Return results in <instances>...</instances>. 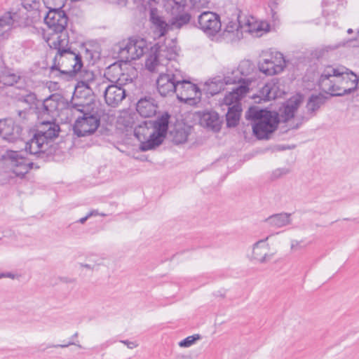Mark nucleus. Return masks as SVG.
Instances as JSON below:
<instances>
[{"mask_svg":"<svg viewBox=\"0 0 359 359\" xmlns=\"http://www.w3.org/2000/svg\"><path fill=\"white\" fill-rule=\"evenodd\" d=\"M241 26L242 25H240V22L237 23L236 22H230L226 26V31L227 32H233L234 30H236L237 32H238L241 29Z\"/></svg>","mask_w":359,"mask_h":359,"instance_id":"obj_43","label":"nucleus"},{"mask_svg":"<svg viewBox=\"0 0 359 359\" xmlns=\"http://www.w3.org/2000/svg\"><path fill=\"white\" fill-rule=\"evenodd\" d=\"M323 102L324 100L322 96L312 95L306 104L308 112L312 116L313 114L320 107Z\"/></svg>","mask_w":359,"mask_h":359,"instance_id":"obj_36","label":"nucleus"},{"mask_svg":"<svg viewBox=\"0 0 359 359\" xmlns=\"http://www.w3.org/2000/svg\"><path fill=\"white\" fill-rule=\"evenodd\" d=\"M192 6L195 9H200L208 7L210 0H191Z\"/></svg>","mask_w":359,"mask_h":359,"instance_id":"obj_41","label":"nucleus"},{"mask_svg":"<svg viewBox=\"0 0 359 359\" xmlns=\"http://www.w3.org/2000/svg\"><path fill=\"white\" fill-rule=\"evenodd\" d=\"M81 267L86 268L88 269H94L95 265L89 264H81Z\"/></svg>","mask_w":359,"mask_h":359,"instance_id":"obj_52","label":"nucleus"},{"mask_svg":"<svg viewBox=\"0 0 359 359\" xmlns=\"http://www.w3.org/2000/svg\"><path fill=\"white\" fill-rule=\"evenodd\" d=\"M166 11L172 16L170 20L172 29H180L189 23L191 15L184 11L186 0H164Z\"/></svg>","mask_w":359,"mask_h":359,"instance_id":"obj_9","label":"nucleus"},{"mask_svg":"<svg viewBox=\"0 0 359 359\" xmlns=\"http://www.w3.org/2000/svg\"><path fill=\"white\" fill-rule=\"evenodd\" d=\"M99 215H101V216H103V217H104V216H106V215H105L104 213H100V214H99Z\"/></svg>","mask_w":359,"mask_h":359,"instance_id":"obj_59","label":"nucleus"},{"mask_svg":"<svg viewBox=\"0 0 359 359\" xmlns=\"http://www.w3.org/2000/svg\"><path fill=\"white\" fill-rule=\"evenodd\" d=\"M278 0H270L269 6L271 7L272 12L273 11L274 8H276L278 5Z\"/></svg>","mask_w":359,"mask_h":359,"instance_id":"obj_49","label":"nucleus"},{"mask_svg":"<svg viewBox=\"0 0 359 359\" xmlns=\"http://www.w3.org/2000/svg\"><path fill=\"white\" fill-rule=\"evenodd\" d=\"M89 217H87V215L85 216L84 217H82L80 219L78 220V222L81 223V224H84L87 219H88Z\"/></svg>","mask_w":359,"mask_h":359,"instance_id":"obj_54","label":"nucleus"},{"mask_svg":"<svg viewBox=\"0 0 359 359\" xmlns=\"http://www.w3.org/2000/svg\"><path fill=\"white\" fill-rule=\"evenodd\" d=\"M136 55L137 53L135 50V48L132 44L130 39H128L126 43H123V45L119 48L118 57L121 61L128 62L139 59L138 57H136Z\"/></svg>","mask_w":359,"mask_h":359,"instance_id":"obj_27","label":"nucleus"},{"mask_svg":"<svg viewBox=\"0 0 359 359\" xmlns=\"http://www.w3.org/2000/svg\"><path fill=\"white\" fill-rule=\"evenodd\" d=\"M110 69H112V70H118V71H120L121 70V68L119 66H117L116 65H113L110 67Z\"/></svg>","mask_w":359,"mask_h":359,"instance_id":"obj_55","label":"nucleus"},{"mask_svg":"<svg viewBox=\"0 0 359 359\" xmlns=\"http://www.w3.org/2000/svg\"><path fill=\"white\" fill-rule=\"evenodd\" d=\"M48 9L54 8H62L66 0H43Z\"/></svg>","mask_w":359,"mask_h":359,"instance_id":"obj_39","label":"nucleus"},{"mask_svg":"<svg viewBox=\"0 0 359 359\" xmlns=\"http://www.w3.org/2000/svg\"><path fill=\"white\" fill-rule=\"evenodd\" d=\"M241 112V104H234L228 107V111L226 115V124L228 127H235L240 119Z\"/></svg>","mask_w":359,"mask_h":359,"instance_id":"obj_30","label":"nucleus"},{"mask_svg":"<svg viewBox=\"0 0 359 359\" xmlns=\"http://www.w3.org/2000/svg\"><path fill=\"white\" fill-rule=\"evenodd\" d=\"M130 39L137 53L136 57H138V58L148 50V44L145 39L142 38H131Z\"/></svg>","mask_w":359,"mask_h":359,"instance_id":"obj_33","label":"nucleus"},{"mask_svg":"<svg viewBox=\"0 0 359 359\" xmlns=\"http://www.w3.org/2000/svg\"><path fill=\"white\" fill-rule=\"evenodd\" d=\"M336 3L334 0H325L323 1V13L330 15L337 11L340 7H342L344 0H337Z\"/></svg>","mask_w":359,"mask_h":359,"instance_id":"obj_34","label":"nucleus"},{"mask_svg":"<svg viewBox=\"0 0 359 359\" xmlns=\"http://www.w3.org/2000/svg\"><path fill=\"white\" fill-rule=\"evenodd\" d=\"M228 84L229 83H226L224 81V76L223 78L221 76H216L205 83V90L207 93L214 95L219 93L224 89V86Z\"/></svg>","mask_w":359,"mask_h":359,"instance_id":"obj_28","label":"nucleus"},{"mask_svg":"<svg viewBox=\"0 0 359 359\" xmlns=\"http://www.w3.org/2000/svg\"><path fill=\"white\" fill-rule=\"evenodd\" d=\"M278 86L274 83H267L260 90L261 99L264 101L274 100L279 96Z\"/></svg>","mask_w":359,"mask_h":359,"instance_id":"obj_31","label":"nucleus"},{"mask_svg":"<svg viewBox=\"0 0 359 359\" xmlns=\"http://www.w3.org/2000/svg\"><path fill=\"white\" fill-rule=\"evenodd\" d=\"M200 124L205 128L218 131L220 130L222 118L215 111H205L199 114Z\"/></svg>","mask_w":359,"mask_h":359,"instance_id":"obj_21","label":"nucleus"},{"mask_svg":"<svg viewBox=\"0 0 359 359\" xmlns=\"http://www.w3.org/2000/svg\"><path fill=\"white\" fill-rule=\"evenodd\" d=\"M269 238V236H267L264 239L259 240L253 245V257L260 263H266L272 258L273 255L269 253V245L266 243Z\"/></svg>","mask_w":359,"mask_h":359,"instance_id":"obj_23","label":"nucleus"},{"mask_svg":"<svg viewBox=\"0 0 359 359\" xmlns=\"http://www.w3.org/2000/svg\"><path fill=\"white\" fill-rule=\"evenodd\" d=\"M176 56L175 50L167 47L154 46L151 48V53L145 62L146 68L151 72H158L168 65V61L174 60Z\"/></svg>","mask_w":359,"mask_h":359,"instance_id":"obj_8","label":"nucleus"},{"mask_svg":"<svg viewBox=\"0 0 359 359\" xmlns=\"http://www.w3.org/2000/svg\"><path fill=\"white\" fill-rule=\"evenodd\" d=\"M169 118L170 115L166 113L155 121H144L135 128L134 135L140 142L141 151L151 150L163 142L168 129Z\"/></svg>","mask_w":359,"mask_h":359,"instance_id":"obj_3","label":"nucleus"},{"mask_svg":"<svg viewBox=\"0 0 359 359\" xmlns=\"http://www.w3.org/2000/svg\"><path fill=\"white\" fill-rule=\"evenodd\" d=\"M100 95H103L105 103L111 107H118L126 96L123 87L117 84L109 85L105 81L95 94L97 96Z\"/></svg>","mask_w":359,"mask_h":359,"instance_id":"obj_15","label":"nucleus"},{"mask_svg":"<svg viewBox=\"0 0 359 359\" xmlns=\"http://www.w3.org/2000/svg\"><path fill=\"white\" fill-rule=\"evenodd\" d=\"M121 342L125 344L128 348L133 349L138 346L136 341H130L128 340H121Z\"/></svg>","mask_w":359,"mask_h":359,"instance_id":"obj_47","label":"nucleus"},{"mask_svg":"<svg viewBox=\"0 0 359 359\" xmlns=\"http://www.w3.org/2000/svg\"><path fill=\"white\" fill-rule=\"evenodd\" d=\"M245 118L254 121L253 133L260 140L267 139L269 135L276 129L278 123L277 114L259 109L256 106L248 109L245 112Z\"/></svg>","mask_w":359,"mask_h":359,"instance_id":"obj_5","label":"nucleus"},{"mask_svg":"<svg viewBox=\"0 0 359 359\" xmlns=\"http://www.w3.org/2000/svg\"><path fill=\"white\" fill-rule=\"evenodd\" d=\"M358 77L344 67H326L322 72L318 85L322 91L332 96L349 94L358 88Z\"/></svg>","mask_w":359,"mask_h":359,"instance_id":"obj_1","label":"nucleus"},{"mask_svg":"<svg viewBox=\"0 0 359 359\" xmlns=\"http://www.w3.org/2000/svg\"><path fill=\"white\" fill-rule=\"evenodd\" d=\"M248 90L249 88L246 85H239L224 96L222 104L228 107L234 104H241V99L247 94Z\"/></svg>","mask_w":359,"mask_h":359,"instance_id":"obj_24","label":"nucleus"},{"mask_svg":"<svg viewBox=\"0 0 359 359\" xmlns=\"http://www.w3.org/2000/svg\"><path fill=\"white\" fill-rule=\"evenodd\" d=\"M15 278V275L12 273H1L0 278Z\"/></svg>","mask_w":359,"mask_h":359,"instance_id":"obj_50","label":"nucleus"},{"mask_svg":"<svg viewBox=\"0 0 359 359\" xmlns=\"http://www.w3.org/2000/svg\"><path fill=\"white\" fill-rule=\"evenodd\" d=\"M285 65V60L281 53L271 52L264 55L258 63V67L266 76H273L282 72Z\"/></svg>","mask_w":359,"mask_h":359,"instance_id":"obj_13","label":"nucleus"},{"mask_svg":"<svg viewBox=\"0 0 359 359\" xmlns=\"http://www.w3.org/2000/svg\"><path fill=\"white\" fill-rule=\"evenodd\" d=\"M269 30V25L265 22H258L253 18L248 19L246 22L241 26V32H248L255 36H261Z\"/></svg>","mask_w":359,"mask_h":359,"instance_id":"obj_22","label":"nucleus"},{"mask_svg":"<svg viewBox=\"0 0 359 359\" xmlns=\"http://www.w3.org/2000/svg\"><path fill=\"white\" fill-rule=\"evenodd\" d=\"M22 128L11 118L0 119V137L9 143L17 142L22 139Z\"/></svg>","mask_w":359,"mask_h":359,"instance_id":"obj_18","label":"nucleus"},{"mask_svg":"<svg viewBox=\"0 0 359 359\" xmlns=\"http://www.w3.org/2000/svg\"><path fill=\"white\" fill-rule=\"evenodd\" d=\"M306 247V245L303 243V241H299L297 240L291 241L290 249L291 250L296 252L304 249Z\"/></svg>","mask_w":359,"mask_h":359,"instance_id":"obj_42","label":"nucleus"},{"mask_svg":"<svg viewBox=\"0 0 359 359\" xmlns=\"http://www.w3.org/2000/svg\"><path fill=\"white\" fill-rule=\"evenodd\" d=\"M303 97L301 95H295L287 100L283 107L280 109V121L286 122L294 117L295 111L302 103Z\"/></svg>","mask_w":359,"mask_h":359,"instance_id":"obj_20","label":"nucleus"},{"mask_svg":"<svg viewBox=\"0 0 359 359\" xmlns=\"http://www.w3.org/2000/svg\"><path fill=\"white\" fill-rule=\"evenodd\" d=\"M254 66L250 60H243L238 67L233 69L231 74L229 73L224 76L226 83H238L240 85H248L252 81L253 78L250 76L253 72Z\"/></svg>","mask_w":359,"mask_h":359,"instance_id":"obj_14","label":"nucleus"},{"mask_svg":"<svg viewBox=\"0 0 359 359\" xmlns=\"http://www.w3.org/2000/svg\"><path fill=\"white\" fill-rule=\"evenodd\" d=\"M83 105L80 103H72L65 107L63 97L59 94H53L43 100L41 110L51 117L59 116L60 114L69 115L74 113V109L83 111Z\"/></svg>","mask_w":359,"mask_h":359,"instance_id":"obj_6","label":"nucleus"},{"mask_svg":"<svg viewBox=\"0 0 359 359\" xmlns=\"http://www.w3.org/2000/svg\"><path fill=\"white\" fill-rule=\"evenodd\" d=\"M20 76L18 73H15L12 70H6L1 76V81L7 86H13L17 83L20 79Z\"/></svg>","mask_w":359,"mask_h":359,"instance_id":"obj_35","label":"nucleus"},{"mask_svg":"<svg viewBox=\"0 0 359 359\" xmlns=\"http://www.w3.org/2000/svg\"><path fill=\"white\" fill-rule=\"evenodd\" d=\"M133 81L132 78L126 74H121L117 79L116 84L123 87L124 85L131 83Z\"/></svg>","mask_w":359,"mask_h":359,"instance_id":"obj_40","label":"nucleus"},{"mask_svg":"<svg viewBox=\"0 0 359 359\" xmlns=\"http://www.w3.org/2000/svg\"><path fill=\"white\" fill-rule=\"evenodd\" d=\"M355 41L358 42V45H359V30H358V36L355 39Z\"/></svg>","mask_w":359,"mask_h":359,"instance_id":"obj_57","label":"nucleus"},{"mask_svg":"<svg viewBox=\"0 0 359 359\" xmlns=\"http://www.w3.org/2000/svg\"><path fill=\"white\" fill-rule=\"evenodd\" d=\"M4 157L10 171L20 178H23L34 165V163L24 156L22 151H7Z\"/></svg>","mask_w":359,"mask_h":359,"instance_id":"obj_10","label":"nucleus"},{"mask_svg":"<svg viewBox=\"0 0 359 359\" xmlns=\"http://www.w3.org/2000/svg\"><path fill=\"white\" fill-rule=\"evenodd\" d=\"M60 128L53 121H43L34 137L25 143V151L30 154H51L53 141L57 137Z\"/></svg>","mask_w":359,"mask_h":359,"instance_id":"obj_4","label":"nucleus"},{"mask_svg":"<svg viewBox=\"0 0 359 359\" xmlns=\"http://www.w3.org/2000/svg\"><path fill=\"white\" fill-rule=\"evenodd\" d=\"M69 43V36L65 34L53 38L48 42L49 46L57 50L51 69L58 70L65 74H72L81 69L83 67L81 57L79 53L72 50Z\"/></svg>","mask_w":359,"mask_h":359,"instance_id":"obj_2","label":"nucleus"},{"mask_svg":"<svg viewBox=\"0 0 359 359\" xmlns=\"http://www.w3.org/2000/svg\"><path fill=\"white\" fill-rule=\"evenodd\" d=\"M200 339H201L200 334H194L191 336H189V337H186L185 339H184L183 340L180 341L178 344L180 347L188 348V347L191 346L193 344H194L196 343V341L197 340H199Z\"/></svg>","mask_w":359,"mask_h":359,"instance_id":"obj_37","label":"nucleus"},{"mask_svg":"<svg viewBox=\"0 0 359 359\" xmlns=\"http://www.w3.org/2000/svg\"><path fill=\"white\" fill-rule=\"evenodd\" d=\"M352 32H353V31H352V29H348V33H351Z\"/></svg>","mask_w":359,"mask_h":359,"instance_id":"obj_58","label":"nucleus"},{"mask_svg":"<svg viewBox=\"0 0 359 359\" xmlns=\"http://www.w3.org/2000/svg\"><path fill=\"white\" fill-rule=\"evenodd\" d=\"M136 109L141 116L151 117L156 114L157 105L154 99L151 97H146L138 101Z\"/></svg>","mask_w":359,"mask_h":359,"instance_id":"obj_25","label":"nucleus"},{"mask_svg":"<svg viewBox=\"0 0 359 359\" xmlns=\"http://www.w3.org/2000/svg\"><path fill=\"white\" fill-rule=\"evenodd\" d=\"M183 81V72L168 67L165 73H161L156 80L157 90L162 96L176 93L178 84Z\"/></svg>","mask_w":359,"mask_h":359,"instance_id":"obj_7","label":"nucleus"},{"mask_svg":"<svg viewBox=\"0 0 359 359\" xmlns=\"http://www.w3.org/2000/svg\"><path fill=\"white\" fill-rule=\"evenodd\" d=\"M98 215H99V213L97 210H92L87 214V217L90 218L92 216H96Z\"/></svg>","mask_w":359,"mask_h":359,"instance_id":"obj_53","label":"nucleus"},{"mask_svg":"<svg viewBox=\"0 0 359 359\" xmlns=\"http://www.w3.org/2000/svg\"><path fill=\"white\" fill-rule=\"evenodd\" d=\"M78 337V332H76L74 333L72 337V339H74V338H76Z\"/></svg>","mask_w":359,"mask_h":359,"instance_id":"obj_56","label":"nucleus"},{"mask_svg":"<svg viewBox=\"0 0 359 359\" xmlns=\"http://www.w3.org/2000/svg\"><path fill=\"white\" fill-rule=\"evenodd\" d=\"M44 21L48 27L55 33L48 42L50 41L53 38L60 36L62 34H65L68 36L66 32V27L68 23V17L62 8H54L49 9L47 13Z\"/></svg>","mask_w":359,"mask_h":359,"instance_id":"obj_11","label":"nucleus"},{"mask_svg":"<svg viewBox=\"0 0 359 359\" xmlns=\"http://www.w3.org/2000/svg\"><path fill=\"white\" fill-rule=\"evenodd\" d=\"M150 21L151 22L155 32L159 36H162L167 32L169 25L164 18L160 15L156 8H151L150 11Z\"/></svg>","mask_w":359,"mask_h":359,"instance_id":"obj_26","label":"nucleus"},{"mask_svg":"<svg viewBox=\"0 0 359 359\" xmlns=\"http://www.w3.org/2000/svg\"><path fill=\"white\" fill-rule=\"evenodd\" d=\"M198 27L207 35L214 36L221 29L219 16L215 13L204 11L198 17Z\"/></svg>","mask_w":359,"mask_h":359,"instance_id":"obj_17","label":"nucleus"},{"mask_svg":"<svg viewBox=\"0 0 359 359\" xmlns=\"http://www.w3.org/2000/svg\"><path fill=\"white\" fill-rule=\"evenodd\" d=\"M149 1H155L156 0H149Z\"/></svg>","mask_w":359,"mask_h":359,"instance_id":"obj_60","label":"nucleus"},{"mask_svg":"<svg viewBox=\"0 0 359 359\" xmlns=\"http://www.w3.org/2000/svg\"><path fill=\"white\" fill-rule=\"evenodd\" d=\"M127 0H109V1L112 4H116L118 5H125Z\"/></svg>","mask_w":359,"mask_h":359,"instance_id":"obj_51","label":"nucleus"},{"mask_svg":"<svg viewBox=\"0 0 359 359\" xmlns=\"http://www.w3.org/2000/svg\"><path fill=\"white\" fill-rule=\"evenodd\" d=\"M13 22L14 20L11 13H6L0 18V39L8 37Z\"/></svg>","mask_w":359,"mask_h":359,"instance_id":"obj_32","label":"nucleus"},{"mask_svg":"<svg viewBox=\"0 0 359 359\" xmlns=\"http://www.w3.org/2000/svg\"><path fill=\"white\" fill-rule=\"evenodd\" d=\"M290 170L287 168H280L273 170L270 175V180L272 181L276 180L287 175Z\"/></svg>","mask_w":359,"mask_h":359,"instance_id":"obj_38","label":"nucleus"},{"mask_svg":"<svg viewBox=\"0 0 359 359\" xmlns=\"http://www.w3.org/2000/svg\"><path fill=\"white\" fill-rule=\"evenodd\" d=\"M80 90H81V92L79 93H76V88H74V97H78V98L86 97L87 96H89L91 94V93H87L86 88H81Z\"/></svg>","mask_w":359,"mask_h":359,"instance_id":"obj_45","label":"nucleus"},{"mask_svg":"<svg viewBox=\"0 0 359 359\" xmlns=\"http://www.w3.org/2000/svg\"><path fill=\"white\" fill-rule=\"evenodd\" d=\"M83 111L74 109V111L81 112L82 116L77 117L74 125V132L78 137H85L94 133L100 126V118L95 114L86 113L84 111L85 106L83 103Z\"/></svg>","mask_w":359,"mask_h":359,"instance_id":"obj_12","label":"nucleus"},{"mask_svg":"<svg viewBox=\"0 0 359 359\" xmlns=\"http://www.w3.org/2000/svg\"><path fill=\"white\" fill-rule=\"evenodd\" d=\"M340 46H341L340 43H338L336 45L325 46V47L323 48V50L325 51V53H328L330 51H332V50L337 49Z\"/></svg>","mask_w":359,"mask_h":359,"instance_id":"obj_48","label":"nucleus"},{"mask_svg":"<svg viewBox=\"0 0 359 359\" xmlns=\"http://www.w3.org/2000/svg\"><path fill=\"white\" fill-rule=\"evenodd\" d=\"M187 136L184 132L177 131L175 137V141L179 144L187 141Z\"/></svg>","mask_w":359,"mask_h":359,"instance_id":"obj_44","label":"nucleus"},{"mask_svg":"<svg viewBox=\"0 0 359 359\" xmlns=\"http://www.w3.org/2000/svg\"><path fill=\"white\" fill-rule=\"evenodd\" d=\"M175 93L179 100L189 104L196 103L201 95L198 86L188 81L184 74L183 81L178 84Z\"/></svg>","mask_w":359,"mask_h":359,"instance_id":"obj_16","label":"nucleus"},{"mask_svg":"<svg viewBox=\"0 0 359 359\" xmlns=\"http://www.w3.org/2000/svg\"><path fill=\"white\" fill-rule=\"evenodd\" d=\"M291 222L290 215L287 213L276 214L269 217L266 222L271 227L280 228L288 225Z\"/></svg>","mask_w":359,"mask_h":359,"instance_id":"obj_29","label":"nucleus"},{"mask_svg":"<svg viewBox=\"0 0 359 359\" xmlns=\"http://www.w3.org/2000/svg\"><path fill=\"white\" fill-rule=\"evenodd\" d=\"M104 80L100 76H96L91 71H84L81 74V79L76 86V93H79L81 88H86L87 93H93L95 95Z\"/></svg>","mask_w":359,"mask_h":359,"instance_id":"obj_19","label":"nucleus"},{"mask_svg":"<svg viewBox=\"0 0 359 359\" xmlns=\"http://www.w3.org/2000/svg\"><path fill=\"white\" fill-rule=\"evenodd\" d=\"M70 345H76L79 348H82V346L80 345V344H76L75 342L74 341H69L68 344H55V345H48V348H57V347H60V348H66V347H68Z\"/></svg>","mask_w":359,"mask_h":359,"instance_id":"obj_46","label":"nucleus"}]
</instances>
